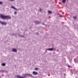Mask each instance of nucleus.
Returning a JSON list of instances; mask_svg holds the SVG:
<instances>
[{"label": "nucleus", "mask_w": 78, "mask_h": 78, "mask_svg": "<svg viewBox=\"0 0 78 78\" xmlns=\"http://www.w3.org/2000/svg\"><path fill=\"white\" fill-rule=\"evenodd\" d=\"M16 0H9V1H10V2H11L12 1H15Z\"/></svg>", "instance_id": "18"}, {"label": "nucleus", "mask_w": 78, "mask_h": 78, "mask_svg": "<svg viewBox=\"0 0 78 78\" xmlns=\"http://www.w3.org/2000/svg\"><path fill=\"white\" fill-rule=\"evenodd\" d=\"M2 66H5V65H6V64H5V63H2Z\"/></svg>", "instance_id": "11"}, {"label": "nucleus", "mask_w": 78, "mask_h": 78, "mask_svg": "<svg viewBox=\"0 0 78 78\" xmlns=\"http://www.w3.org/2000/svg\"><path fill=\"white\" fill-rule=\"evenodd\" d=\"M57 51H59V50H57Z\"/></svg>", "instance_id": "25"}, {"label": "nucleus", "mask_w": 78, "mask_h": 78, "mask_svg": "<svg viewBox=\"0 0 78 78\" xmlns=\"http://www.w3.org/2000/svg\"><path fill=\"white\" fill-rule=\"evenodd\" d=\"M4 71H5L3 70H1L0 71V72H4Z\"/></svg>", "instance_id": "15"}, {"label": "nucleus", "mask_w": 78, "mask_h": 78, "mask_svg": "<svg viewBox=\"0 0 78 78\" xmlns=\"http://www.w3.org/2000/svg\"><path fill=\"white\" fill-rule=\"evenodd\" d=\"M11 8H12V9H15V10H16V11H17V10H18L17 9H16V8H15L13 6H11Z\"/></svg>", "instance_id": "7"}, {"label": "nucleus", "mask_w": 78, "mask_h": 78, "mask_svg": "<svg viewBox=\"0 0 78 78\" xmlns=\"http://www.w3.org/2000/svg\"><path fill=\"white\" fill-rule=\"evenodd\" d=\"M48 12L49 14H51V13H52V12L50 11H48Z\"/></svg>", "instance_id": "10"}, {"label": "nucleus", "mask_w": 78, "mask_h": 78, "mask_svg": "<svg viewBox=\"0 0 78 78\" xmlns=\"http://www.w3.org/2000/svg\"><path fill=\"white\" fill-rule=\"evenodd\" d=\"M0 5H3V3H2V2H0Z\"/></svg>", "instance_id": "16"}, {"label": "nucleus", "mask_w": 78, "mask_h": 78, "mask_svg": "<svg viewBox=\"0 0 78 78\" xmlns=\"http://www.w3.org/2000/svg\"><path fill=\"white\" fill-rule=\"evenodd\" d=\"M55 50V49L54 48H48L47 49V50H48V51H53Z\"/></svg>", "instance_id": "4"}, {"label": "nucleus", "mask_w": 78, "mask_h": 78, "mask_svg": "<svg viewBox=\"0 0 78 78\" xmlns=\"http://www.w3.org/2000/svg\"><path fill=\"white\" fill-rule=\"evenodd\" d=\"M62 2L63 3H65L66 2V0H63Z\"/></svg>", "instance_id": "12"}, {"label": "nucleus", "mask_w": 78, "mask_h": 78, "mask_svg": "<svg viewBox=\"0 0 78 78\" xmlns=\"http://www.w3.org/2000/svg\"><path fill=\"white\" fill-rule=\"evenodd\" d=\"M73 19H74L75 20V19H76V17L75 16H73Z\"/></svg>", "instance_id": "13"}, {"label": "nucleus", "mask_w": 78, "mask_h": 78, "mask_svg": "<svg viewBox=\"0 0 78 78\" xmlns=\"http://www.w3.org/2000/svg\"><path fill=\"white\" fill-rule=\"evenodd\" d=\"M40 11H42V9H40Z\"/></svg>", "instance_id": "21"}, {"label": "nucleus", "mask_w": 78, "mask_h": 78, "mask_svg": "<svg viewBox=\"0 0 78 78\" xmlns=\"http://www.w3.org/2000/svg\"><path fill=\"white\" fill-rule=\"evenodd\" d=\"M69 61L70 63H72L71 62H72V59H71V60H69Z\"/></svg>", "instance_id": "17"}, {"label": "nucleus", "mask_w": 78, "mask_h": 78, "mask_svg": "<svg viewBox=\"0 0 78 78\" xmlns=\"http://www.w3.org/2000/svg\"><path fill=\"white\" fill-rule=\"evenodd\" d=\"M78 64V62H77Z\"/></svg>", "instance_id": "28"}, {"label": "nucleus", "mask_w": 78, "mask_h": 78, "mask_svg": "<svg viewBox=\"0 0 78 78\" xmlns=\"http://www.w3.org/2000/svg\"><path fill=\"white\" fill-rule=\"evenodd\" d=\"M12 50L13 52H16L17 51V50L16 49H13Z\"/></svg>", "instance_id": "8"}, {"label": "nucleus", "mask_w": 78, "mask_h": 78, "mask_svg": "<svg viewBox=\"0 0 78 78\" xmlns=\"http://www.w3.org/2000/svg\"><path fill=\"white\" fill-rule=\"evenodd\" d=\"M17 78H26V76H25V75H24V76H21L20 75H17Z\"/></svg>", "instance_id": "3"}, {"label": "nucleus", "mask_w": 78, "mask_h": 78, "mask_svg": "<svg viewBox=\"0 0 78 78\" xmlns=\"http://www.w3.org/2000/svg\"><path fill=\"white\" fill-rule=\"evenodd\" d=\"M43 25H45V24L44 23H43Z\"/></svg>", "instance_id": "24"}, {"label": "nucleus", "mask_w": 78, "mask_h": 78, "mask_svg": "<svg viewBox=\"0 0 78 78\" xmlns=\"http://www.w3.org/2000/svg\"><path fill=\"white\" fill-rule=\"evenodd\" d=\"M33 73L34 75H37V72L35 71H34L33 72Z\"/></svg>", "instance_id": "5"}, {"label": "nucleus", "mask_w": 78, "mask_h": 78, "mask_svg": "<svg viewBox=\"0 0 78 78\" xmlns=\"http://www.w3.org/2000/svg\"><path fill=\"white\" fill-rule=\"evenodd\" d=\"M35 23H36V24H40V22H39V21H35Z\"/></svg>", "instance_id": "9"}, {"label": "nucleus", "mask_w": 78, "mask_h": 78, "mask_svg": "<svg viewBox=\"0 0 78 78\" xmlns=\"http://www.w3.org/2000/svg\"><path fill=\"white\" fill-rule=\"evenodd\" d=\"M59 17H61V18H62V15H60L59 16Z\"/></svg>", "instance_id": "14"}, {"label": "nucleus", "mask_w": 78, "mask_h": 78, "mask_svg": "<svg viewBox=\"0 0 78 78\" xmlns=\"http://www.w3.org/2000/svg\"><path fill=\"white\" fill-rule=\"evenodd\" d=\"M38 69V68H36L35 69L36 70H37V69Z\"/></svg>", "instance_id": "20"}, {"label": "nucleus", "mask_w": 78, "mask_h": 78, "mask_svg": "<svg viewBox=\"0 0 78 78\" xmlns=\"http://www.w3.org/2000/svg\"><path fill=\"white\" fill-rule=\"evenodd\" d=\"M0 23L2 25H6L7 24V23H6V22L2 21H0Z\"/></svg>", "instance_id": "2"}, {"label": "nucleus", "mask_w": 78, "mask_h": 78, "mask_svg": "<svg viewBox=\"0 0 78 78\" xmlns=\"http://www.w3.org/2000/svg\"><path fill=\"white\" fill-rule=\"evenodd\" d=\"M36 34H38V32L36 33Z\"/></svg>", "instance_id": "23"}, {"label": "nucleus", "mask_w": 78, "mask_h": 78, "mask_svg": "<svg viewBox=\"0 0 78 78\" xmlns=\"http://www.w3.org/2000/svg\"><path fill=\"white\" fill-rule=\"evenodd\" d=\"M0 18L2 19H6L8 20V19H11V17L9 16H5L4 15L1 14L0 15Z\"/></svg>", "instance_id": "1"}, {"label": "nucleus", "mask_w": 78, "mask_h": 78, "mask_svg": "<svg viewBox=\"0 0 78 78\" xmlns=\"http://www.w3.org/2000/svg\"><path fill=\"white\" fill-rule=\"evenodd\" d=\"M67 0V1H68V0Z\"/></svg>", "instance_id": "27"}, {"label": "nucleus", "mask_w": 78, "mask_h": 78, "mask_svg": "<svg viewBox=\"0 0 78 78\" xmlns=\"http://www.w3.org/2000/svg\"><path fill=\"white\" fill-rule=\"evenodd\" d=\"M24 75H25V76L26 77V75L27 76H32V75H31L30 74H26Z\"/></svg>", "instance_id": "6"}, {"label": "nucleus", "mask_w": 78, "mask_h": 78, "mask_svg": "<svg viewBox=\"0 0 78 78\" xmlns=\"http://www.w3.org/2000/svg\"><path fill=\"white\" fill-rule=\"evenodd\" d=\"M76 73H76H76H74V74H76Z\"/></svg>", "instance_id": "26"}, {"label": "nucleus", "mask_w": 78, "mask_h": 78, "mask_svg": "<svg viewBox=\"0 0 78 78\" xmlns=\"http://www.w3.org/2000/svg\"><path fill=\"white\" fill-rule=\"evenodd\" d=\"M14 14H17V12H14Z\"/></svg>", "instance_id": "19"}, {"label": "nucleus", "mask_w": 78, "mask_h": 78, "mask_svg": "<svg viewBox=\"0 0 78 78\" xmlns=\"http://www.w3.org/2000/svg\"><path fill=\"white\" fill-rule=\"evenodd\" d=\"M68 67H70V66H69V65H68Z\"/></svg>", "instance_id": "22"}]
</instances>
